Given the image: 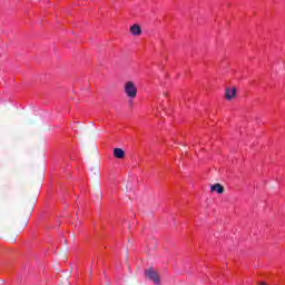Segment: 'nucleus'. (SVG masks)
I'll list each match as a JSON object with an SVG mask.
<instances>
[{"label": "nucleus", "instance_id": "1", "mask_svg": "<svg viewBox=\"0 0 285 285\" xmlns=\"http://www.w3.org/2000/svg\"><path fill=\"white\" fill-rule=\"evenodd\" d=\"M124 92L128 99H135L137 97V86L132 81H127L124 85Z\"/></svg>", "mask_w": 285, "mask_h": 285}, {"label": "nucleus", "instance_id": "2", "mask_svg": "<svg viewBox=\"0 0 285 285\" xmlns=\"http://www.w3.org/2000/svg\"><path fill=\"white\" fill-rule=\"evenodd\" d=\"M12 232V226L10 225V222H8V218H6V215L3 212L0 210V233H4L8 235V233Z\"/></svg>", "mask_w": 285, "mask_h": 285}, {"label": "nucleus", "instance_id": "3", "mask_svg": "<svg viewBox=\"0 0 285 285\" xmlns=\"http://www.w3.org/2000/svg\"><path fill=\"white\" fill-rule=\"evenodd\" d=\"M145 277L149 278L156 285H161V279L159 278V273L153 268H148L145 271Z\"/></svg>", "mask_w": 285, "mask_h": 285}, {"label": "nucleus", "instance_id": "4", "mask_svg": "<svg viewBox=\"0 0 285 285\" xmlns=\"http://www.w3.org/2000/svg\"><path fill=\"white\" fill-rule=\"evenodd\" d=\"M235 97H237V88L236 87H227L225 89V98L227 99V101H230V99H235Z\"/></svg>", "mask_w": 285, "mask_h": 285}, {"label": "nucleus", "instance_id": "5", "mask_svg": "<svg viewBox=\"0 0 285 285\" xmlns=\"http://www.w3.org/2000/svg\"><path fill=\"white\" fill-rule=\"evenodd\" d=\"M210 193H217L218 195H224V186L219 183L210 186Z\"/></svg>", "mask_w": 285, "mask_h": 285}, {"label": "nucleus", "instance_id": "6", "mask_svg": "<svg viewBox=\"0 0 285 285\" xmlns=\"http://www.w3.org/2000/svg\"><path fill=\"white\" fill-rule=\"evenodd\" d=\"M129 30L134 37H139V35H141V27L139 24L131 26Z\"/></svg>", "mask_w": 285, "mask_h": 285}, {"label": "nucleus", "instance_id": "7", "mask_svg": "<svg viewBox=\"0 0 285 285\" xmlns=\"http://www.w3.org/2000/svg\"><path fill=\"white\" fill-rule=\"evenodd\" d=\"M114 157H116V159H124V157H126V151H124L121 148H115Z\"/></svg>", "mask_w": 285, "mask_h": 285}, {"label": "nucleus", "instance_id": "8", "mask_svg": "<svg viewBox=\"0 0 285 285\" xmlns=\"http://www.w3.org/2000/svg\"><path fill=\"white\" fill-rule=\"evenodd\" d=\"M72 239H77V237L75 235L71 236Z\"/></svg>", "mask_w": 285, "mask_h": 285}, {"label": "nucleus", "instance_id": "9", "mask_svg": "<svg viewBox=\"0 0 285 285\" xmlns=\"http://www.w3.org/2000/svg\"><path fill=\"white\" fill-rule=\"evenodd\" d=\"M3 282H6V281L0 278V283L3 284Z\"/></svg>", "mask_w": 285, "mask_h": 285}, {"label": "nucleus", "instance_id": "10", "mask_svg": "<svg viewBox=\"0 0 285 285\" xmlns=\"http://www.w3.org/2000/svg\"><path fill=\"white\" fill-rule=\"evenodd\" d=\"M22 228H26V224L22 225Z\"/></svg>", "mask_w": 285, "mask_h": 285}, {"label": "nucleus", "instance_id": "11", "mask_svg": "<svg viewBox=\"0 0 285 285\" xmlns=\"http://www.w3.org/2000/svg\"><path fill=\"white\" fill-rule=\"evenodd\" d=\"M261 285H266V283H261Z\"/></svg>", "mask_w": 285, "mask_h": 285}]
</instances>
